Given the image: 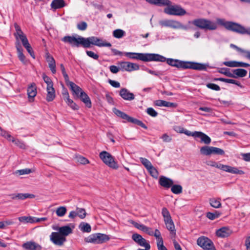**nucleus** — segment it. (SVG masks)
<instances>
[{
    "label": "nucleus",
    "mask_w": 250,
    "mask_h": 250,
    "mask_svg": "<svg viewBox=\"0 0 250 250\" xmlns=\"http://www.w3.org/2000/svg\"><path fill=\"white\" fill-rule=\"evenodd\" d=\"M172 66L176 67L178 68L192 69L197 70H204L206 69V65L192 62H184L179 60L173 59H166L165 62Z\"/></svg>",
    "instance_id": "1"
},
{
    "label": "nucleus",
    "mask_w": 250,
    "mask_h": 250,
    "mask_svg": "<svg viewBox=\"0 0 250 250\" xmlns=\"http://www.w3.org/2000/svg\"><path fill=\"white\" fill-rule=\"evenodd\" d=\"M125 55L130 59L138 60L144 62L156 61L165 62V57L157 54H148L135 52H125Z\"/></svg>",
    "instance_id": "2"
},
{
    "label": "nucleus",
    "mask_w": 250,
    "mask_h": 250,
    "mask_svg": "<svg viewBox=\"0 0 250 250\" xmlns=\"http://www.w3.org/2000/svg\"><path fill=\"white\" fill-rule=\"evenodd\" d=\"M216 21L217 24L224 26L229 30L241 34H247L250 36V28L246 29L238 23L226 21L225 20L223 19H217Z\"/></svg>",
    "instance_id": "3"
},
{
    "label": "nucleus",
    "mask_w": 250,
    "mask_h": 250,
    "mask_svg": "<svg viewBox=\"0 0 250 250\" xmlns=\"http://www.w3.org/2000/svg\"><path fill=\"white\" fill-rule=\"evenodd\" d=\"M188 23L206 30H214L217 28V23L204 18L195 19L192 21H189Z\"/></svg>",
    "instance_id": "4"
},
{
    "label": "nucleus",
    "mask_w": 250,
    "mask_h": 250,
    "mask_svg": "<svg viewBox=\"0 0 250 250\" xmlns=\"http://www.w3.org/2000/svg\"><path fill=\"white\" fill-rule=\"evenodd\" d=\"M82 46L84 48H89L91 45H96L99 47H110L111 44L109 42H106L102 39L97 37L92 36L88 38H83L82 37Z\"/></svg>",
    "instance_id": "5"
},
{
    "label": "nucleus",
    "mask_w": 250,
    "mask_h": 250,
    "mask_svg": "<svg viewBox=\"0 0 250 250\" xmlns=\"http://www.w3.org/2000/svg\"><path fill=\"white\" fill-rule=\"evenodd\" d=\"M207 165L232 174L242 175L245 173L243 170H239L236 167H232L228 165H223L221 163H217L212 161H208L207 162Z\"/></svg>",
    "instance_id": "6"
},
{
    "label": "nucleus",
    "mask_w": 250,
    "mask_h": 250,
    "mask_svg": "<svg viewBox=\"0 0 250 250\" xmlns=\"http://www.w3.org/2000/svg\"><path fill=\"white\" fill-rule=\"evenodd\" d=\"M110 239L108 235L100 233L91 234L84 238V242L93 244H102Z\"/></svg>",
    "instance_id": "7"
},
{
    "label": "nucleus",
    "mask_w": 250,
    "mask_h": 250,
    "mask_svg": "<svg viewBox=\"0 0 250 250\" xmlns=\"http://www.w3.org/2000/svg\"><path fill=\"white\" fill-rule=\"evenodd\" d=\"M159 24L162 27H169L175 29H182L187 30L189 27L183 25L180 22L173 20H163L159 21Z\"/></svg>",
    "instance_id": "8"
},
{
    "label": "nucleus",
    "mask_w": 250,
    "mask_h": 250,
    "mask_svg": "<svg viewBox=\"0 0 250 250\" xmlns=\"http://www.w3.org/2000/svg\"><path fill=\"white\" fill-rule=\"evenodd\" d=\"M99 157L103 162L110 167L115 169L118 168L117 163L109 153L105 151H103L100 153Z\"/></svg>",
    "instance_id": "9"
},
{
    "label": "nucleus",
    "mask_w": 250,
    "mask_h": 250,
    "mask_svg": "<svg viewBox=\"0 0 250 250\" xmlns=\"http://www.w3.org/2000/svg\"><path fill=\"white\" fill-rule=\"evenodd\" d=\"M164 9L165 13L170 15L183 16L186 14V11L181 6L167 5Z\"/></svg>",
    "instance_id": "10"
},
{
    "label": "nucleus",
    "mask_w": 250,
    "mask_h": 250,
    "mask_svg": "<svg viewBox=\"0 0 250 250\" xmlns=\"http://www.w3.org/2000/svg\"><path fill=\"white\" fill-rule=\"evenodd\" d=\"M197 245L205 250H216L212 242L205 236H201L197 240Z\"/></svg>",
    "instance_id": "11"
},
{
    "label": "nucleus",
    "mask_w": 250,
    "mask_h": 250,
    "mask_svg": "<svg viewBox=\"0 0 250 250\" xmlns=\"http://www.w3.org/2000/svg\"><path fill=\"white\" fill-rule=\"evenodd\" d=\"M82 37L78 36L76 37L74 36H66L62 39V41L65 42L70 44L72 46L79 47L80 45H82Z\"/></svg>",
    "instance_id": "12"
},
{
    "label": "nucleus",
    "mask_w": 250,
    "mask_h": 250,
    "mask_svg": "<svg viewBox=\"0 0 250 250\" xmlns=\"http://www.w3.org/2000/svg\"><path fill=\"white\" fill-rule=\"evenodd\" d=\"M50 241L55 245L62 246L66 241V238L57 232H53L50 236Z\"/></svg>",
    "instance_id": "13"
},
{
    "label": "nucleus",
    "mask_w": 250,
    "mask_h": 250,
    "mask_svg": "<svg viewBox=\"0 0 250 250\" xmlns=\"http://www.w3.org/2000/svg\"><path fill=\"white\" fill-rule=\"evenodd\" d=\"M120 69L122 71L131 72L139 69V65L135 63L128 62H122L119 63Z\"/></svg>",
    "instance_id": "14"
},
{
    "label": "nucleus",
    "mask_w": 250,
    "mask_h": 250,
    "mask_svg": "<svg viewBox=\"0 0 250 250\" xmlns=\"http://www.w3.org/2000/svg\"><path fill=\"white\" fill-rule=\"evenodd\" d=\"M191 136L195 138H200V142L203 143L206 145L209 144L211 141V139L209 136L204 133L200 131L193 132Z\"/></svg>",
    "instance_id": "15"
},
{
    "label": "nucleus",
    "mask_w": 250,
    "mask_h": 250,
    "mask_svg": "<svg viewBox=\"0 0 250 250\" xmlns=\"http://www.w3.org/2000/svg\"><path fill=\"white\" fill-rule=\"evenodd\" d=\"M22 247L24 250H42V247L34 241H29L24 243Z\"/></svg>",
    "instance_id": "16"
},
{
    "label": "nucleus",
    "mask_w": 250,
    "mask_h": 250,
    "mask_svg": "<svg viewBox=\"0 0 250 250\" xmlns=\"http://www.w3.org/2000/svg\"><path fill=\"white\" fill-rule=\"evenodd\" d=\"M119 95L125 100L132 101L135 99V96L133 93L130 92L125 88L121 89L119 91Z\"/></svg>",
    "instance_id": "17"
},
{
    "label": "nucleus",
    "mask_w": 250,
    "mask_h": 250,
    "mask_svg": "<svg viewBox=\"0 0 250 250\" xmlns=\"http://www.w3.org/2000/svg\"><path fill=\"white\" fill-rule=\"evenodd\" d=\"M159 184L163 188L168 189L173 184V181L165 176H161L159 180Z\"/></svg>",
    "instance_id": "18"
},
{
    "label": "nucleus",
    "mask_w": 250,
    "mask_h": 250,
    "mask_svg": "<svg viewBox=\"0 0 250 250\" xmlns=\"http://www.w3.org/2000/svg\"><path fill=\"white\" fill-rule=\"evenodd\" d=\"M14 27L16 30L15 36L17 40L20 39L22 42L28 40L20 26L17 23L14 24Z\"/></svg>",
    "instance_id": "19"
},
{
    "label": "nucleus",
    "mask_w": 250,
    "mask_h": 250,
    "mask_svg": "<svg viewBox=\"0 0 250 250\" xmlns=\"http://www.w3.org/2000/svg\"><path fill=\"white\" fill-rule=\"evenodd\" d=\"M132 240L140 246H145L149 244L141 235L138 233H134L132 235Z\"/></svg>",
    "instance_id": "20"
},
{
    "label": "nucleus",
    "mask_w": 250,
    "mask_h": 250,
    "mask_svg": "<svg viewBox=\"0 0 250 250\" xmlns=\"http://www.w3.org/2000/svg\"><path fill=\"white\" fill-rule=\"evenodd\" d=\"M27 94L29 100L30 102H32L34 97L37 95V87L35 83H32L28 86L27 88Z\"/></svg>",
    "instance_id": "21"
},
{
    "label": "nucleus",
    "mask_w": 250,
    "mask_h": 250,
    "mask_svg": "<svg viewBox=\"0 0 250 250\" xmlns=\"http://www.w3.org/2000/svg\"><path fill=\"white\" fill-rule=\"evenodd\" d=\"M223 64L229 67H247L250 66V65L248 63L239 62L236 61H228L223 62Z\"/></svg>",
    "instance_id": "22"
},
{
    "label": "nucleus",
    "mask_w": 250,
    "mask_h": 250,
    "mask_svg": "<svg viewBox=\"0 0 250 250\" xmlns=\"http://www.w3.org/2000/svg\"><path fill=\"white\" fill-rule=\"evenodd\" d=\"M46 91V101L47 102H51L53 101L56 97L55 90L53 86H47Z\"/></svg>",
    "instance_id": "23"
},
{
    "label": "nucleus",
    "mask_w": 250,
    "mask_h": 250,
    "mask_svg": "<svg viewBox=\"0 0 250 250\" xmlns=\"http://www.w3.org/2000/svg\"><path fill=\"white\" fill-rule=\"evenodd\" d=\"M19 221L23 224L33 223L40 222V219L32 216H21L18 218Z\"/></svg>",
    "instance_id": "24"
},
{
    "label": "nucleus",
    "mask_w": 250,
    "mask_h": 250,
    "mask_svg": "<svg viewBox=\"0 0 250 250\" xmlns=\"http://www.w3.org/2000/svg\"><path fill=\"white\" fill-rule=\"evenodd\" d=\"M247 71L244 69L238 68L232 71V78H237L238 77H244L246 76Z\"/></svg>",
    "instance_id": "25"
},
{
    "label": "nucleus",
    "mask_w": 250,
    "mask_h": 250,
    "mask_svg": "<svg viewBox=\"0 0 250 250\" xmlns=\"http://www.w3.org/2000/svg\"><path fill=\"white\" fill-rule=\"evenodd\" d=\"M58 232L65 237L66 236L72 232V229L69 226H64L60 227L58 229Z\"/></svg>",
    "instance_id": "26"
},
{
    "label": "nucleus",
    "mask_w": 250,
    "mask_h": 250,
    "mask_svg": "<svg viewBox=\"0 0 250 250\" xmlns=\"http://www.w3.org/2000/svg\"><path fill=\"white\" fill-rule=\"evenodd\" d=\"M113 111L115 114H116L117 116L122 118V119L126 120L128 122H130L132 119V117L128 116L125 113L114 108L113 109Z\"/></svg>",
    "instance_id": "27"
},
{
    "label": "nucleus",
    "mask_w": 250,
    "mask_h": 250,
    "mask_svg": "<svg viewBox=\"0 0 250 250\" xmlns=\"http://www.w3.org/2000/svg\"><path fill=\"white\" fill-rule=\"evenodd\" d=\"M69 86L73 92V94L76 95L77 97H79L81 93L83 91L80 86L76 85L74 83H70Z\"/></svg>",
    "instance_id": "28"
},
{
    "label": "nucleus",
    "mask_w": 250,
    "mask_h": 250,
    "mask_svg": "<svg viewBox=\"0 0 250 250\" xmlns=\"http://www.w3.org/2000/svg\"><path fill=\"white\" fill-rule=\"evenodd\" d=\"M155 104L159 106H164L168 107H174L176 106V104L173 103L167 102L164 100H157L155 102Z\"/></svg>",
    "instance_id": "29"
},
{
    "label": "nucleus",
    "mask_w": 250,
    "mask_h": 250,
    "mask_svg": "<svg viewBox=\"0 0 250 250\" xmlns=\"http://www.w3.org/2000/svg\"><path fill=\"white\" fill-rule=\"evenodd\" d=\"M78 97L80 98L81 100L85 104L86 106H87L88 108L91 107V103L90 99L88 96L84 91L81 93V94Z\"/></svg>",
    "instance_id": "30"
},
{
    "label": "nucleus",
    "mask_w": 250,
    "mask_h": 250,
    "mask_svg": "<svg viewBox=\"0 0 250 250\" xmlns=\"http://www.w3.org/2000/svg\"><path fill=\"white\" fill-rule=\"evenodd\" d=\"M209 202L210 205L215 208H219L221 207V199L219 198H210Z\"/></svg>",
    "instance_id": "31"
},
{
    "label": "nucleus",
    "mask_w": 250,
    "mask_h": 250,
    "mask_svg": "<svg viewBox=\"0 0 250 250\" xmlns=\"http://www.w3.org/2000/svg\"><path fill=\"white\" fill-rule=\"evenodd\" d=\"M149 3L161 5H168L171 2L169 0H146Z\"/></svg>",
    "instance_id": "32"
},
{
    "label": "nucleus",
    "mask_w": 250,
    "mask_h": 250,
    "mask_svg": "<svg viewBox=\"0 0 250 250\" xmlns=\"http://www.w3.org/2000/svg\"><path fill=\"white\" fill-rule=\"evenodd\" d=\"M216 235L220 237H228L229 235V230L228 228L223 227L216 231Z\"/></svg>",
    "instance_id": "33"
},
{
    "label": "nucleus",
    "mask_w": 250,
    "mask_h": 250,
    "mask_svg": "<svg viewBox=\"0 0 250 250\" xmlns=\"http://www.w3.org/2000/svg\"><path fill=\"white\" fill-rule=\"evenodd\" d=\"M167 228L171 234H175V226L172 219L164 221Z\"/></svg>",
    "instance_id": "34"
},
{
    "label": "nucleus",
    "mask_w": 250,
    "mask_h": 250,
    "mask_svg": "<svg viewBox=\"0 0 250 250\" xmlns=\"http://www.w3.org/2000/svg\"><path fill=\"white\" fill-rule=\"evenodd\" d=\"M51 6L54 9L61 8L64 6V1L63 0H53Z\"/></svg>",
    "instance_id": "35"
},
{
    "label": "nucleus",
    "mask_w": 250,
    "mask_h": 250,
    "mask_svg": "<svg viewBox=\"0 0 250 250\" xmlns=\"http://www.w3.org/2000/svg\"><path fill=\"white\" fill-rule=\"evenodd\" d=\"M174 129L177 133H184L188 136L192 135V132L180 126H175Z\"/></svg>",
    "instance_id": "36"
},
{
    "label": "nucleus",
    "mask_w": 250,
    "mask_h": 250,
    "mask_svg": "<svg viewBox=\"0 0 250 250\" xmlns=\"http://www.w3.org/2000/svg\"><path fill=\"white\" fill-rule=\"evenodd\" d=\"M80 229L84 232H90L91 231L90 225L85 222L81 223L79 227Z\"/></svg>",
    "instance_id": "37"
},
{
    "label": "nucleus",
    "mask_w": 250,
    "mask_h": 250,
    "mask_svg": "<svg viewBox=\"0 0 250 250\" xmlns=\"http://www.w3.org/2000/svg\"><path fill=\"white\" fill-rule=\"evenodd\" d=\"M216 80L220 81L221 82H225L226 83H232L236 84L240 87H242L243 86L241 85V83L233 79H225L223 78H219L216 79Z\"/></svg>",
    "instance_id": "38"
},
{
    "label": "nucleus",
    "mask_w": 250,
    "mask_h": 250,
    "mask_svg": "<svg viewBox=\"0 0 250 250\" xmlns=\"http://www.w3.org/2000/svg\"><path fill=\"white\" fill-rule=\"evenodd\" d=\"M200 153L203 155L209 156L211 155V146H205L200 148Z\"/></svg>",
    "instance_id": "39"
},
{
    "label": "nucleus",
    "mask_w": 250,
    "mask_h": 250,
    "mask_svg": "<svg viewBox=\"0 0 250 250\" xmlns=\"http://www.w3.org/2000/svg\"><path fill=\"white\" fill-rule=\"evenodd\" d=\"M24 47L26 49L28 52L30 54L31 57H32L34 59L35 58L33 49L29 44L28 41L27 40L23 42H22Z\"/></svg>",
    "instance_id": "40"
},
{
    "label": "nucleus",
    "mask_w": 250,
    "mask_h": 250,
    "mask_svg": "<svg viewBox=\"0 0 250 250\" xmlns=\"http://www.w3.org/2000/svg\"><path fill=\"white\" fill-rule=\"evenodd\" d=\"M125 32L123 30L120 29H116L113 32V37L117 39H120L125 36Z\"/></svg>",
    "instance_id": "41"
},
{
    "label": "nucleus",
    "mask_w": 250,
    "mask_h": 250,
    "mask_svg": "<svg viewBox=\"0 0 250 250\" xmlns=\"http://www.w3.org/2000/svg\"><path fill=\"white\" fill-rule=\"evenodd\" d=\"M67 212V209L65 207L62 206L58 208L56 210V213L59 217L63 216Z\"/></svg>",
    "instance_id": "42"
},
{
    "label": "nucleus",
    "mask_w": 250,
    "mask_h": 250,
    "mask_svg": "<svg viewBox=\"0 0 250 250\" xmlns=\"http://www.w3.org/2000/svg\"><path fill=\"white\" fill-rule=\"evenodd\" d=\"M17 197L18 200H24L27 198H34L35 195L29 193H18Z\"/></svg>",
    "instance_id": "43"
},
{
    "label": "nucleus",
    "mask_w": 250,
    "mask_h": 250,
    "mask_svg": "<svg viewBox=\"0 0 250 250\" xmlns=\"http://www.w3.org/2000/svg\"><path fill=\"white\" fill-rule=\"evenodd\" d=\"M171 191L176 194H179L182 192V187L179 185H172L170 187Z\"/></svg>",
    "instance_id": "44"
},
{
    "label": "nucleus",
    "mask_w": 250,
    "mask_h": 250,
    "mask_svg": "<svg viewBox=\"0 0 250 250\" xmlns=\"http://www.w3.org/2000/svg\"><path fill=\"white\" fill-rule=\"evenodd\" d=\"M17 52L18 53V57L20 60L22 62H25V56L22 53V49L20 45H18L16 46Z\"/></svg>",
    "instance_id": "45"
},
{
    "label": "nucleus",
    "mask_w": 250,
    "mask_h": 250,
    "mask_svg": "<svg viewBox=\"0 0 250 250\" xmlns=\"http://www.w3.org/2000/svg\"><path fill=\"white\" fill-rule=\"evenodd\" d=\"M151 176L154 178L157 179L159 175L158 170L153 166L150 167L148 169H147Z\"/></svg>",
    "instance_id": "46"
},
{
    "label": "nucleus",
    "mask_w": 250,
    "mask_h": 250,
    "mask_svg": "<svg viewBox=\"0 0 250 250\" xmlns=\"http://www.w3.org/2000/svg\"><path fill=\"white\" fill-rule=\"evenodd\" d=\"M221 215V213L218 211H215L214 212L212 213L208 212L207 213V217L210 220H213L216 218H218Z\"/></svg>",
    "instance_id": "47"
},
{
    "label": "nucleus",
    "mask_w": 250,
    "mask_h": 250,
    "mask_svg": "<svg viewBox=\"0 0 250 250\" xmlns=\"http://www.w3.org/2000/svg\"><path fill=\"white\" fill-rule=\"evenodd\" d=\"M211 154L223 155L225 154L224 151L220 148L211 146Z\"/></svg>",
    "instance_id": "48"
},
{
    "label": "nucleus",
    "mask_w": 250,
    "mask_h": 250,
    "mask_svg": "<svg viewBox=\"0 0 250 250\" xmlns=\"http://www.w3.org/2000/svg\"><path fill=\"white\" fill-rule=\"evenodd\" d=\"M77 216L81 219H83L85 217L86 213L84 209L82 208H77L76 209Z\"/></svg>",
    "instance_id": "49"
},
{
    "label": "nucleus",
    "mask_w": 250,
    "mask_h": 250,
    "mask_svg": "<svg viewBox=\"0 0 250 250\" xmlns=\"http://www.w3.org/2000/svg\"><path fill=\"white\" fill-rule=\"evenodd\" d=\"M10 141H11L12 142L14 143L16 146L20 147L21 148H24L25 147V145L24 144L20 141L18 139H15L14 137H12L11 139H10Z\"/></svg>",
    "instance_id": "50"
},
{
    "label": "nucleus",
    "mask_w": 250,
    "mask_h": 250,
    "mask_svg": "<svg viewBox=\"0 0 250 250\" xmlns=\"http://www.w3.org/2000/svg\"><path fill=\"white\" fill-rule=\"evenodd\" d=\"M67 105L70 106L73 110H76L79 109V106L77 105L70 98L65 101Z\"/></svg>",
    "instance_id": "51"
},
{
    "label": "nucleus",
    "mask_w": 250,
    "mask_h": 250,
    "mask_svg": "<svg viewBox=\"0 0 250 250\" xmlns=\"http://www.w3.org/2000/svg\"><path fill=\"white\" fill-rule=\"evenodd\" d=\"M218 72L228 77H232L233 76L232 72H230L229 69L227 68H221L218 70Z\"/></svg>",
    "instance_id": "52"
},
{
    "label": "nucleus",
    "mask_w": 250,
    "mask_h": 250,
    "mask_svg": "<svg viewBox=\"0 0 250 250\" xmlns=\"http://www.w3.org/2000/svg\"><path fill=\"white\" fill-rule=\"evenodd\" d=\"M140 160L142 164L147 169L152 166L151 162L146 158L141 157L140 158Z\"/></svg>",
    "instance_id": "53"
},
{
    "label": "nucleus",
    "mask_w": 250,
    "mask_h": 250,
    "mask_svg": "<svg viewBox=\"0 0 250 250\" xmlns=\"http://www.w3.org/2000/svg\"><path fill=\"white\" fill-rule=\"evenodd\" d=\"M130 223L137 229L144 232L145 230L146 229V226L143 224L138 223L135 221H131Z\"/></svg>",
    "instance_id": "54"
},
{
    "label": "nucleus",
    "mask_w": 250,
    "mask_h": 250,
    "mask_svg": "<svg viewBox=\"0 0 250 250\" xmlns=\"http://www.w3.org/2000/svg\"><path fill=\"white\" fill-rule=\"evenodd\" d=\"M230 46H231V47H232L233 48H236L238 51H239L240 52L244 53L246 54L245 57L247 58H248V59L250 60V51H247V50H243V49H242L237 47L235 45H234V44H231Z\"/></svg>",
    "instance_id": "55"
},
{
    "label": "nucleus",
    "mask_w": 250,
    "mask_h": 250,
    "mask_svg": "<svg viewBox=\"0 0 250 250\" xmlns=\"http://www.w3.org/2000/svg\"><path fill=\"white\" fill-rule=\"evenodd\" d=\"M162 213V215L164 217V221L171 219L169 212L167 209V208H163Z\"/></svg>",
    "instance_id": "56"
},
{
    "label": "nucleus",
    "mask_w": 250,
    "mask_h": 250,
    "mask_svg": "<svg viewBox=\"0 0 250 250\" xmlns=\"http://www.w3.org/2000/svg\"><path fill=\"white\" fill-rule=\"evenodd\" d=\"M32 170L30 168H25L20 170H18L15 172L16 174H18L19 175L28 174L30 173Z\"/></svg>",
    "instance_id": "57"
},
{
    "label": "nucleus",
    "mask_w": 250,
    "mask_h": 250,
    "mask_svg": "<svg viewBox=\"0 0 250 250\" xmlns=\"http://www.w3.org/2000/svg\"><path fill=\"white\" fill-rule=\"evenodd\" d=\"M42 78L44 82L46 83L47 86H53V83L51 79L46 76L45 74L42 75Z\"/></svg>",
    "instance_id": "58"
},
{
    "label": "nucleus",
    "mask_w": 250,
    "mask_h": 250,
    "mask_svg": "<svg viewBox=\"0 0 250 250\" xmlns=\"http://www.w3.org/2000/svg\"><path fill=\"white\" fill-rule=\"evenodd\" d=\"M77 27L79 30L84 31L87 28V24L85 21L80 22L77 24Z\"/></svg>",
    "instance_id": "59"
},
{
    "label": "nucleus",
    "mask_w": 250,
    "mask_h": 250,
    "mask_svg": "<svg viewBox=\"0 0 250 250\" xmlns=\"http://www.w3.org/2000/svg\"><path fill=\"white\" fill-rule=\"evenodd\" d=\"M45 59L48 62V64H53L56 63L53 57L50 55V54L48 52H47L45 53Z\"/></svg>",
    "instance_id": "60"
},
{
    "label": "nucleus",
    "mask_w": 250,
    "mask_h": 250,
    "mask_svg": "<svg viewBox=\"0 0 250 250\" xmlns=\"http://www.w3.org/2000/svg\"><path fill=\"white\" fill-rule=\"evenodd\" d=\"M0 134L2 137L6 138L8 141H10V139H11L13 137L8 132L6 131L3 130L1 129V131H0Z\"/></svg>",
    "instance_id": "61"
},
{
    "label": "nucleus",
    "mask_w": 250,
    "mask_h": 250,
    "mask_svg": "<svg viewBox=\"0 0 250 250\" xmlns=\"http://www.w3.org/2000/svg\"><path fill=\"white\" fill-rule=\"evenodd\" d=\"M130 123H134L135 124H136L137 125H139L142 127L146 129L147 127L146 125L141 121H139L136 119L135 118H132Z\"/></svg>",
    "instance_id": "62"
},
{
    "label": "nucleus",
    "mask_w": 250,
    "mask_h": 250,
    "mask_svg": "<svg viewBox=\"0 0 250 250\" xmlns=\"http://www.w3.org/2000/svg\"><path fill=\"white\" fill-rule=\"evenodd\" d=\"M146 113L153 117H155L158 115V113L152 107L147 108Z\"/></svg>",
    "instance_id": "63"
},
{
    "label": "nucleus",
    "mask_w": 250,
    "mask_h": 250,
    "mask_svg": "<svg viewBox=\"0 0 250 250\" xmlns=\"http://www.w3.org/2000/svg\"><path fill=\"white\" fill-rule=\"evenodd\" d=\"M153 236H155L157 239V243L161 240V241H163L162 237L161 235V232L160 231L157 229H156L155 230V231H153Z\"/></svg>",
    "instance_id": "64"
}]
</instances>
